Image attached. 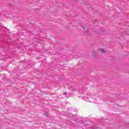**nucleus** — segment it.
<instances>
[{
  "instance_id": "3",
  "label": "nucleus",
  "mask_w": 129,
  "mask_h": 129,
  "mask_svg": "<svg viewBox=\"0 0 129 129\" xmlns=\"http://www.w3.org/2000/svg\"><path fill=\"white\" fill-rule=\"evenodd\" d=\"M45 115H48V113H45Z\"/></svg>"
},
{
  "instance_id": "1",
  "label": "nucleus",
  "mask_w": 129,
  "mask_h": 129,
  "mask_svg": "<svg viewBox=\"0 0 129 129\" xmlns=\"http://www.w3.org/2000/svg\"><path fill=\"white\" fill-rule=\"evenodd\" d=\"M100 51L101 52V53H104V52H105V51L104 50V49H102V48H100Z\"/></svg>"
},
{
  "instance_id": "6",
  "label": "nucleus",
  "mask_w": 129,
  "mask_h": 129,
  "mask_svg": "<svg viewBox=\"0 0 129 129\" xmlns=\"http://www.w3.org/2000/svg\"><path fill=\"white\" fill-rule=\"evenodd\" d=\"M83 28L84 29H85L84 26H83Z\"/></svg>"
},
{
  "instance_id": "2",
  "label": "nucleus",
  "mask_w": 129,
  "mask_h": 129,
  "mask_svg": "<svg viewBox=\"0 0 129 129\" xmlns=\"http://www.w3.org/2000/svg\"><path fill=\"white\" fill-rule=\"evenodd\" d=\"M86 34L87 35H89V34H90V32L89 31L88 29L87 30Z\"/></svg>"
},
{
  "instance_id": "4",
  "label": "nucleus",
  "mask_w": 129,
  "mask_h": 129,
  "mask_svg": "<svg viewBox=\"0 0 129 129\" xmlns=\"http://www.w3.org/2000/svg\"><path fill=\"white\" fill-rule=\"evenodd\" d=\"M67 94V92H64V95H66V94Z\"/></svg>"
},
{
  "instance_id": "5",
  "label": "nucleus",
  "mask_w": 129,
  "mask_h": 129,
  "mask_svg": "<svg viewBox=\"0 0 129 129\" xmlns=\"http://www.w3.org/2000/svg\"><path fill=\"white\" fill-rule=\"evenodd\" d=\"M66 97H67V98H68V97H69V96H68L67 95L66 96Z\"/></svg>"
}]
</instances>
